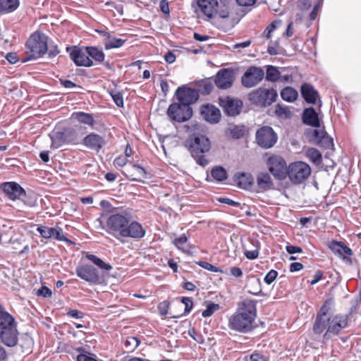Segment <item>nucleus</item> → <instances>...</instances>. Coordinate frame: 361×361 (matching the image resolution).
Returning a JSON list of instances; mask_svg holds the SVG:
<instances>
[{"mask_svg": "<svg viewBox=\"0 0 361 361\" xmlns=\"http://www.w3.org/2000/svg\"><path fill=\"white\" fill-rule=\"evenodd\" d=\"M102 217L104 219L102 228L122 243L123 241L121 238L141 239L146 234V231L141 224L132 221V216L128 212L103 214Z\"/></svg>", "mask_w": 361, "mask_h": 361, "instance_id": "1", "label": "nucleus"}, {"mask_svg": "<svg viewBox=\"0 0 361 361\" xmlns=\"http://www.w3.org/2000/svg\"><path fill=\"white\" fill-rule=\"evenodd\" d=\"M332 304L331 300L324 302L317 314L313 326V331L315 334H321L324 332V340H329L338 335L347 327L348 324V316L346 314L330 315Z\"/></svg>", "mask_w": 361, "mask_h": 361, "instance_id": "2", "label": "nucleus"}, {"mask_svg": "<svg viewBox=\"0 0 361 361\" xmlns=\"http://www.w3.org/2000/svg\"><path fill=\"white\" fill-rule=\"evenodd\" d=\"M257 301L245 298L238 303L236 312L228 320V327L240 333H248L255 327Z\"/></svg>", "mask_w": 361, "mask_h": 361, "instance_id": "3", "label": "nucleus"}, {"mask_svg": "<svg viewBox=\"0 0 361 361\" xmlns=\"http://www.w3.org/2000/svg\"><path fill=\"white\" fill-rule=\"evenodd\" d=\"M197 4L201 13L209 19L229 16L231 0H197Z\"/></svg>", "mask_w": 361, "mask_h": 361, "instance_id": "4", "label": "nucleus"}, {"mask_svg": "<svg viewBox=\"0 0 361 361\" xmlns=\"http://www.w3.org/2000/svg\"><path fill=\"white\" fill-rule=\"evenodd\" d=\"M188 146L192 157L199 165L205 166L208 164V160L203 154L210 149L211 144L206 136L199 135L191 137L188 141Z\"/></svg>", "mask_w": 361, "mask_h": 361, "instance_id": "5", "label": "nucleus"}, {"mask_svg": "<svg viewBox=\"0 0 361 361\" xmlns=\"http://www.w3.org/2000/svg\"><path fill=\"white\" fill-rule=\"evenodd\" d=\"M310 173V166L307 163L299 161L288 166L287 176L292 183L298 185L307 180Z\"/></svg>", "mask_w": 361, "mask_h": 361, "instance_id": "6", "label": "nucleus"}, {"mask_svg": "<svg viewBox=\"0 0 361 361\" xmlns=\"http://www.w3.org/2000/svg\"><path fill=\"white\" fill-rule=\"evenodd\" d=\"M26 46L30 53V57L37 59L47 51V38L44 34L35 32L27 41Z\"/></svg>", "mask_w": 361, "mask_h": 361, "instance_id": "7", "label": "nucleus"}, {"mask_svg": "<svg viewBox=\"0 0 361 361\" xmlns=\"http://www.w3.org/2000/svg\"><path fill=\"white\" fill-rule=\"evenodd\" d=\"M278 94L275 90L259 87L248 94L249 100L256 105L268 106L274 103Z\"/></svg>", "mask_w": 361, "mask_h": 361, "instance_id": "8", "label": "nucleus"}, {"mask_svg": "<svg viewBox=\"0 0 361 361\" xmlns=\"http://www.w3.org/2000/svg\"><path fill=\"white\" fill-rule=\"evenodd\" d=\"M167 114L172 121L183 123L192 117V109L190 106L173 103L169 106Z\"/></svg>", "mask_w": 361, "mask_h": 361, "instance_id": "9", "label": "nucleus"}, {"mask_svg": "<svg viewBox=\"0 0 361 361\" xmlns=\"http://www.w3.org/2000/svg\"><path fill=\"white\" fill-rule=\"evenodd\" d=\"M269 171L278 180H283L287 176L288 168L285 160L279 156H271L267 160Z\"/></svg>", "mask_w": 361, "mask_h": 361, "instance_id": "10", "label": "nucleus"}, {"mask_svg": "<svg viewBox=\"0 0 361 361\" xmlns=\"http://www.w3.org/2000/svg\"><path fill=\"white\" fill-rule=\"evenodd\" d=\"M278 139L276 133L269 126H263L256 133L257 144L263 148L269 149L274 145Z\"/></svg>", "mask_w": 361, "mask_h": 361, "instance_id": "11", "label": "nucleus"}, {"mask_svg": "<svg viewBox=\"0 0 361 361\" xmlns=\"http://www.w3.org/2000/svg\"><path fill=\"white\" fill-rule=\"evenodd\" d=\"M264 77V71L261 67L250 66L242 76V84L245 87H252L259 84Z\"/></svg>", "mask_w": 361, "mask_h": 361, "instance_id": "12", "label": "nucleus"}, {"mask_svg": "<svg viewBox=\"0 0 361 361\" xmlns=\"http://www.w3.org/2000/svg\"><path fill=\"white\" fill-rule=\"evenodd\" d=\"M76 275L90 284L100 283L98 270L90 264H81L75 269Z\"/></svg>", "mask_w": 361, "mask_h": 361, "instance_id": "13", "label": "nucleus"}, {"mask_svg": "<svg viewBox=\"0 0 361 361\" xmlns=\"http://www.w3.org/2000/svg\"><path fill=\"white\" fill-rule=\"evenodd\" d=\"M219 105L227 115L235 116L240 114L243 102L240 99L224 97L219 98Z\"/></svg>", "mask_w": 361, "mask_h": 361, "instance_id": "14", "label": "nucleus"}, {"mask_svg": "<svg viewBox=\"0 0 361 361\" xmlns=\"http://www.w3.org/2000/svg\"><path fill=\"white\" fill-rule=\"evenodd\" d=\"M176 94L179 104L188 106L195 103L199 98L197 90L185 87H178L176 90Z\"/></svg>", "mask_w": 361, "mask_h": 361, "instance_id": "15", "label": "nucleus"}, {"mask_svg": "<svg viewBox=\"0 0 361 361\" xmlns=\"http://www.w3.org/2000/svg\"><path fill=\"white\" fill-rule=\"evenodd\" d=\"M1 188L6 196L11 200H16L25 197V190L16 182H5L1 184Z\"/></svg>", "mask_w": 361, "mask_h": 361, "instance_id": "16", "label": "nucleus"}, {"mask_svg": "<svg viewBox=\"0 0 361 361\" xmlns=\"http://www.w3.org/2000/svg\"><path fill=\"white\" fill-rule=\"evenodd\" d=\"M200 111L202 118L209 123H217L221 120L220 110L213 104H203L200 106Z\"/></svg>", "mask_w": 361, "mask_h": 361, "instance_id": "17", "label": "nucleus"}, {"mask_svg": "<svg viewBox=\"0 0 361 361\" xmlns=\"http://www.w3.org/2000/svg\"><path fill=\"white\" fill-rule=\"evenodd\" d=\"M234 77L232 71L224 68L218 71L215 77V85L219 89H227L232 86Z\"/></svg>", "mask_w": 361, "mask_h": 361, "instance_id": "18", "label": "nucleus"}, {"mask_svg": "<svg viewBox=\"0 0 361 361\" xmlns=\"http://www.w3.org/2000/svg\"><path fill=\"white\" fill-rule=\"evenodd\" d=\"M18 331L17 330V324L4 328L0 331V338L2 343L8 346L13 347L18 343Z\"/></svg>", "mask_w": 361, "mask_h": 361, "instance_id": "19", "label": "nucleus"}, {"mask_svg": "<svg viewBox=\"0 0 361 361\" xmlns=\"http://www.w3.org/2000/svg\"><path fill=\"white\" fill-rule=\"evenodd\" d=\"M37 231L42 238L46 239L54 238L56 240L61 241L68 240L63 234L62 228L59 226L49 228L44 226H38Z\"/></svg>", "mask_w": 361, "mask_h": 361, "instance_id": "20", "label": "nucleus"}, {"mask_svg": "<svg viewBox=\"0 0 361 361\" xmlns=\"http://www.w3.org/2000/svg\"><path fill=\"white\" fill-rule=\"evenodd\" d=\"M329 247L332 250V252L338 255L343 260L351 262L350 256L353 255V251L343 243L331 240L329 243Z\"/></svg>", "mask_w": 361, "mask_h": 361, "instance_id": "21", "label": "nucleus"}, {"mask_svg": "<svg viewBox=\"0 0 361 361\" xmlns=\"http://www.w3.org/2000/svg\"><path fill=\"white\" fill-rule=\"evenodd\" d=\"M105 143L104 137L95 133L88 134L82 140L83 145L97 152L103 147Z\"/></svg>", "mask_w": 361, "mask_h": 361, "instance_id": "22", "label": "nucleus"}, {"mask_svg": "<svg viewBox=\"0 0 361 361\" xmlns=\"http://www.w3.org/2000/svg\"><path fill=\"white\" fill-rule=\"evenodd\" d=\"M70 58L78 66L91 67L94 65L88 55L79 49H74L70 53Z\"/></svg>", "mask_w": 361, "mask_h": 361, "instance_id": "23", "label": "nucleus"}, {"mask_svg": "<svg viewBox=\"0 0 361 361\" xmlns=\"http://www.w3.org/2000/svg\"><path fill=\"white\" fill-rule=\"evenodd\" d=\"M72 118L77 120L80 123L90 126L92 129H97L95 126L97 124V122L95 121L92 114L76 111L73 113Z\"/></svg>", "mask_w": 361, "mask_h": 361, "instance_id": "24", "label": "nucleus"}, {"mask_svg": "<svg viewBox=\"0 0 361 361\" xmlns=\"http://www.w3.org/2000/svg\"><path fill=\"white\" fill-rule=\"evenodd\" d=\"M301 94L306 102L309 104H315L318 97L317 92L314 87L307 83H305L301 86Z\"/></svg>", "mask_w": 361, "mask_h": 361, "instance_id": "25", "label": "nucleus"}, {"mask_svg": "<svg viewBox=\"0 0 361 361\" xmlns=\"http://www.w3.org/2000/svg\"><path fill=\"white\" fill-rule=\"evenodd\" d=\"M105 33V39L103 44L106 50L117 49L121 47L126 42V39L117 38L111 35L109 32Z\"/></svg>", "mask_w": 361, "mask_h": 361, "instance_id": "26", "label": "nucleus"}, {"mask_svg": "<svg viewBox=\"0 0 361 361\" xmlns=\"http://www.w3.org/2000/svg\"><path fill=\"white\" fill-rule=\"evenodd\" d=\"M302 121L305 123L313 127H319V120L317 113L313 108L306 109L302 115Z\"/></svg>", "mask_w": 361, "mask_h": 361, "instance_id": "27", "label": "nucleus"}, {"mask_svg": "<svg viewBox=\"0 0 361 361\" xmlns=\"http://www.w3.org/2000/svg\"><path fill=\"white\" fill-rule=\"evenodd\" d=\"M244 255L249 259H255L259 255V243L257 240H250L248 245H243Z\"/></svg>", "mask_w": 361, "mask_h": 361, "instance_id": "28", "label": "nucleus"}, {"mask_svg": "<svg viewBox=\"0 0 361 361\" xmlns=\"http://www.w3.org/2000/svg\"><path fill=\"white\" fill-rule=\"evenodd\" d=\"M19 5V0H0V15L13 13Z\"/></svg>", "mask_w": 361, "mask_h": 361, "instance_id": "29", "label": "nucleus"}, {"mask_svg": "<svg viewBox=\"0 0 361 361\" xmlns=\"http://www.w3.org/2000/svg\"><path fill=\"white\" fill-rule=\"evenodd\" d=\"M258 187L262 190H267L271 188L273 183L268 173H259L257 176Z\"/></svg>", "mask_w": 361, "mask_h": 361, "instance_id": "30", "label": "nucleus"}, {"mask_svg": "<svg viewBox=\"0 0 361 361\" xmlns=\"http://www.w3.org/2000/svg\"><path fill=\"white\" fill-rule=\"evenodd\" d=\"M14 317L4 308L0 310V331L4 328H8L10 326L16 324Z\"/></svg>", "mask_w": 361, "mask_h": 361, "instance_id": "31", "label": "nucleus"}, {"mask_svg": "<svg viewBox=\"0 0 361 361\" xmlns=\"http://www.w3.org/2000/svg\"><path fill=\"white\" fill-rule=\"evenodd\" d=\"M235 180L238 186L243 189H247L253 184V178L248 173H242L236 174Z\"/></svg>", "mask_w": 361, "mask_h": 361, "instance_id": "32", "label": "nucleus"}, {"mask_svg": "<svg viewBox=\"0 0 361 361\" xmlns=\"http://www.w3.org/2000/svg\"><path fill=\"white\" fill-rule=\"evenodd\" d=\"M172 243L183 252L188 253L190 249V243H188V237L185 234L181 235L178 238H176Z\"/></svg>", "mask_w": 361, "mask_h": 361, "instance_id": "33", "label": "nucleus"}, {"mask_svg": "<svg viewBox=\"0 0 361 361\" xmlns=\"http://www.w3.org/2000/svg\"><path fill=\"white\" fill-rule=\"evenodd\" d=\"M86 54L97 62H102L104 59V53L101 48L96 47H87Z\"/></svg>", "mask_w": 361, "mask_h": 361, "instance_id": "34", "label": "nucleus"}, {"mask_svg": "<svg viewBox=\"0 0 361 361\" xmlns=\"http://www.w3.org/2000/svg\"><path fill=\"white\" fill-rule=\"evenodd\" d=\"M85 257L90 261H91L92 263H94L101 269L105 271H110L112 269V266L111 264H109V263H106L105 262H104L102 259H101L94 255L87 252L85 254Z\"/></svg>", "mask_w": 361, "mask_h": 361, "instance_id": "35", "label": "nucleus"}, {"mask_svg": "<svg viewBox=\"0 0 361 361\" xmlns=\"http://www.w3.org/2000/svg\"><path fill=\"white\" fill-rule=\"evenodd\" d=\"M298 93L296 90L291 87H286L281 90V98L288 102H293L297 99Z\"/></svg>", "mask_w": 361, "mask_h": 361, "instance_id": "36", "label": "nucleus"}, {"mask_svg": "<svg viewBox=\"0 0 361 361\" xmlns=\"http://www.w3.org/2000/svg\"><path fill=\"white\" fill-rule=\"evenodd\" d=\"M81 126H75L65 131L67 142L78 144L79 142L80 136L78 134V130H81Z\"/></svg>", "mask_w": 361, "mask_h": 361, "instance_id": "37", "label": "nucleus"}, {"mask_svg": "<svg viewBox=\"0 0 361 361\" xmlns=\"http://www.w3.org/2000/svg\"><path fill=\"white\" fill-rule=\"evenodd\" d=\"M245 132L244 126L230 125L227 130V133L235 139L242 137Z\"/></svg>", "mask_w": 361, "mask_h": 361, "instance_id": "38", "label": "nucleus"}, {"mask_svg": "<svg viewBox=\"0 0 361 361\" xmlns=\"http://www.w3.org/2000/svg\"><path fill=\"white\" fill-rule=\"evenodd\" d=\"M211 176L214 180L218 182H222L228 177L226 171L221 166L214 167L211 171Z\"/></svg>", "mask_w": 361, "mask_h": 361, "instance_id": "39", "label": "nucleus"}, {"mask_svg": "<svg viewBox=\"0 0 361 361\" xmlns=\"http://www.w3.org/2000/svg\"><path fill=\"white\" fill-rule=\"evenodd\" d=\"M281 72L274 66H268L267 68L265 78L270 82L279 80Z\"/></svg>", "mask_w": 361, "mask_h": 361, "instance_id": "40", "label": "nucleus"}, {"mask_svg": "<svg viewBox=\"0 0 361 361\" xmlns=\"http://www.w3.org/2000/svg\"><path fill=\"white\" fill-rule=\"evenodd\" d=\"M306 157L314 164H319L322 162V154L315 148H309L305 152Z\"/></svg>", "mask_w": 361, "mask_h": 361, "instance_id": "41", "label": "nucleus"}, {"mask_svg": "<svg viewBox=\"0 0 361 361\" xmlns=\"http://www.w3.org/2000/svg\"><path fill=\"white\" fill-rule=\"evenodd\" d=\"M51 146L56 149L60 147L65 142H67L65 133L61 132H56L51 136Z\"/></svg>", "mask_w": 361, "mask_h": 361, "instance_id": "42", "label": "nucleus"}, {"mask_svg": "<svg viewBox=\"0 0 361 361\" xmlns=\"http://www.w3.org/2000/svg\"><path fill=\"white\" fill-rule=\"evenodd\" d=\"M275 114L278 117L283 119L288 118L292 115V113L288 106H282L279 104H277L275 106Z\"/></svg>", "mask_w": 361, "mask_h": 361, "instance_id": "43", "label": "nucleus"}, {"mask_svg": "<svg viewBox=\"0 0 361 361\" xmlns=\"http://www.w3.org/2000/svg\"><path fill=\"white\" fill-rule=\"evenodd\" d=\"M140 344V341L133 336L128 337L124 343L126 350L128 352H132L136 349Z\"/></svg>", "mask_w": 361, "mask_h": 361, "instance_id": "44", "label": "nucleus"}, {"mask_svg": "<svg viewBox=\"0 0 361 361\" xmlns=\"http://www.w3.org/2000/svg\"><path fill=\"white\" fill-rule=\"evenodd\" d=\"M109 94H110L112 99L115 102V104L118 107H122L123 106V95L119 91L116 90H112L111 91H109Z\"/></svg>", "mask_w": 361, "mask_h": 361, "instance_id": "45", "label": "nucleus"}, {"mask_svg": "<svg viewBox=\"0 0 361 361\" xmlns=\"http://www.w3.org/2000/svg\"><path fill=\"white\" fill-rule=\"evenodd\" d=\"M312 135L315 142L321 143L323 140H329V137L326 136V132L322 129H314L312 131Z\"/></svg>", "mask_w": 361, "mask_h": 361, "instance_id": "46", "label": "nucleus"}, {"mask_svg": "<svg viewBox=\"0 0 361 361\" xmlns=\"http://www.w3.org/2000/svg\"><path fill=\"white\" fill-rule=\"evenodd\" d=\"M281 20H274L270 25H268V27L264 30L263 35L267 39L270 38L271 37V32L279 26L281 25Z\"/></svg>", "mask_w": 361, "mask_h": 361, "instance_id": "47", "label": "nucleus"}, {"mask_svg": "<svg viewBox=\"0 0 361 361\" xmlns=\"http://www.w3.org/2000/svg\"><path fill=\"white\" fill-rule=\"evenodd\" d=\"M219 305L218 304L215 303H209L207 308L202 312V315L204 317H211L215 311L219 310Z\"/></svg>", "mask_w": 361, "mask_h": 361, "instance_id": "48", "label": "nucleus"}, {"mask_svg": "<svg viewBox=\"0 0 361 361\" xmlns=\"http://www.w3.org/2000/svg\"><path fill=\"white\" fill-rule=\"evenodd\" d=\"M133 168L136 171L135 174H136V176L137 177L133 178L131 179L132 180L140 181L142 178H145L146 177V171H145L144 168H142V166H140L138 164H134L133 166Z\"/></svg>", "mask_w": 361, "mask_h": 361, "instance_id": "49", "label": "nucleus"}, {"mask_svg": "<svg viewBox=\"0 0 361 361\" xmlns=\"http://www.w3.org/2000/svg\"><path fill=\"white\" fill-rule=\"evenodd\" d=\"M201 267L208 270V271H212V272H221L222 273L223 271L221 269H220L219 268H218L216 266H214L212 265V264L207 262H204V261H200L198 263H197Z\"/></svg>", "mask_w": 361, "mask_h": 361, "instance_id": "50", "label": "nucleus"}, {"mask_svg": "<svg viewBox=\"0 0 361 361\" xmlns=\"http://www.w3.org/2000/svg\"><path fill=\"white\" fill-rule=\"evenodd\" d=\"M77 361H97V360L94 355L90 353H84L78 355Z\"/></svg>", "mask_w": 361, "mask_h": 361, "instance_id": "51", "label": "nucleus"}, {"mask_svg": "<svg viewBox=\"0 0 361 361\" xmlns=\"http://www.w3.org/2000/svg\"><path fill=\"white\" fill-rule=\"evenodd\" d=\"M181 302L185 305L184 314H188L191 311L193 306L192 300L190 298L183 297L181 299Z\"/></svg>", "mask_w": 361, "mask_h": 361, "instance_id": "52", "label": "nucleus"}, {"mask_svg": "<svg viewBox=\"0 0 361 361\" xmlns=\"http://www.w3.org/2000/svg\"><path fill=\"white\" fill-rule=\"evenodd\" d=\"M278 276V272L276 270H270L264 277V281L266 283L270 285Z\"/></svg>", "mask_w": 361, "mask_h": 361, "instance_id": "53", "label": "nucleus"}, {"mask_svg": "<svg viewBox=\"0 0 361 361\" xmlns=\"http://www.w3.org/2000/svg\"><path fill=\"white\" fill-rule=\"evenodd\" d=\"M128 163L127 158L123 156H119L116 157L114 161L115 166L123 167Z\"/></svg>", "mask_w": 361, "mask_h": 361, "instance_id": "54", "label": "nucleus"}, {"mask_svg": "<svg viewBox=\"0 0 361 361\" xmlns=\"http://www.w3.org/2000/svg\"><path fill=\"white\" fill-rule=\"evenodd\" d=\"M37 295L43 296L44 298H48L51 295V291L49 288L46 286H42L37 290Z\"/></svg>", "mask_w": 361, "mask_h": 361, "instance_id": "55", "label": "nucleus"}, {"mask_svg": "<svg viewBox=\"0 0 361 361\" xmlns=\"http://www.w3.org/2000/svg\"><path fill=\"white\" fill-rule=\"evenodd\" d=\"M159 7L163 13L169 15V6L166 0H161L159 3Z\"/></svg>", "mask_w": 361, "mask_h": 361, "instance_id": "56", "label": "nucleus"}, {"mask_svg": "<svg viewBox=\"0 0 361 361\" xmlns=\"http://www.w3.org/2000/svg\"><path fill=\"white\" fill-rule=\"evenodd\" d=\"M250 359L251 361H266V357L263 355L256 352L250 355Z\"/></svg>", "mask_w": 361, "mask_h": 361, "instance_id": "57", "label": "nucleus"}, {"mask_svg": "<svg viewBox=\"0 0 361 361\" xmlns=\"http://www.w3.org/2000/svg\"><path fill=\"white\" fill-rule=\"evenodd\" d=\"M67 315L73 318L80 319L83 317V313L77 310H71L67 312Z\"/></svg>", "mask_w": 361, "mask_h": 361, "instance_id": "58", "label": "nucleus"}, {"mask_svg": "<svg viewBox=\"0 0 361 361\" xmlns=\"http://www.w3.org/2000/svg\"><path fill=\"white\" fill-rule=\"evenodd\" d=\"M219 202H220L221 203L227 204L228 205H231V206H234V207H237L239 205L238 202H235L233 200L226 198V197L219 198Z\"/></svg>", "mask_w": 361, "mask_h": 361, "instance_id": "59", "label": "nucleus"}, {"mask_svg": "<svg viewBox=\"0 0 361 361\" xmlns=\"http://www.w3.org/2000/svg\"><path fill=\"white\" fill-rule=\"evenodd\" d=\"M286 251L289 254L300 253V252H302V249L300 247L294 246V245H287Z\"/></svg>", "mask_w": 361, "mask_h": 361, "instance_id": "60", "label": "nucleus"}, {"mask_svg": "<svg viewBox=\"0 0 361 361\" xmlns=\"http://www.w3.org/2000/svg\"><path fill=\"white\" fill-rule=\"evenodd\" d=\"M303 268V265L300 262H293L290 265V271L291 272L300 271Z\"/></svg>", "mask_w": 361, "mask_h": 361, "instance_id": "61", "label": "nucleus"}, {"mask_svg": "<svg viewBox=\"0 0 361 361\" xmlns=\"http://www.w3.org/2000/svg\"><path fill=\"white\" fill-rule=\"evenodd\" d=\"M61 81V85L66 87V88H68V89H71V88H73V87H78L76 84H75L74 82H73L71 80H60Z\"/></svg>", "mask_w": 361, "mask_h": 361, "instance_id": "62", "label": "nucleus"}, {"mask_svg": "<svg viewBox=\"0 0 361 361\" xmlns=\"http://www.w3.org/2000/svg\"><path fill=\"white\" fill-rule=\"evenodd\" d=\"M321 6L320 3H318L317 5H315L312 11V12L310 14V18L311 20H314L316 19L317 16L318 10L319 9Z\"/></svg>", "mask_w": 361, "mask_h": 361, "instance_id": "63", "label": "nucleus"}, {"mask_svg": "<svg viewBox=\"0 0 361 361\" xmlns=\"http://www.w3.org/2000/svg\"><path fill=\"white\" fill-rule=\"evenodd\" d=\"M165 61L169 63H172L176 60V56L172 51H168L164 56Z\"/></svg>", "mask_w": 361, "mask_h": 361, "instance_id": "64", "label": "nucleus"}]
</instances>
